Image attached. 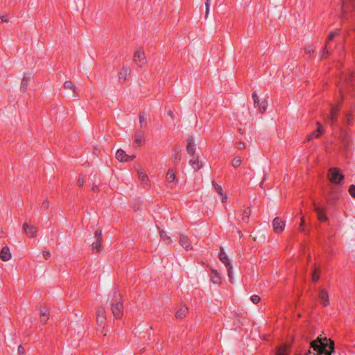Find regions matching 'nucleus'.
<instances>
[{"instance_id": "nucleus-1", "label": "nucleus", "mask_w": 355, "mask_h": 355, "mask_svg": "<svg viewBox=\"0 0 355 355\" xmlns=\"http://www.w3.org/2000/svg\"><path fill=\"white\" fill-rule=\"evenodd\" d=\"M111 309L113 315L118 318L123 313V304L121 302V296L116 292L114 293L112 301L111 302Z\"/></svg>"}, {"instance_id": "nucleus-2", "label": "nucleus", "mask_w": 355, "mask_h": 355, "mask_svg": "<svg viewBox=\"0 0 355 355\" xmlns=\"http://www.w3.org/2000/svg\"><path fill=\"white\" fill-rule=\"evenodd\" d=\"M328 177L329 180L334 184L339 183L344 178L343 175L340 173L337 168H329Z\"/></svg>"}, {"instance_id": "nucleus-3", "label": "nucleus", "mask_w": 355, "mask_h": 355, "mask_svg": "<svg viewBox=\"0 0 355 355\" xmlns=\"http://www.w3.org/2000/svg\"><path fill=\"white\" fill-rule=\"evenodd\" d=\"M272 225L273 231L276 234H280L284 230L285 222L282 220L279 217H276L273 219Z\"/></svg>"}, {"instance_id": "nucleus-4", "label": "nucleus", "mask_w": 355, "mask_h": 355, "mask_svg": "<svg viewBox=\"0 0 355 355\" xmlns=\"http://www.w3.org/2000/svg\"><path fill=\"white\" fill-rule=\"evenodd\" d=\"M134 62L140 67H143L146 63L144 52L137 50L134 54Z\"/></svg>"}, {"instance_id": "nucleus-5", "label": "nucleus", "mask_w": 355, "mask_h": 355, "mask_svg": "<svg viewBox=\"0 0 355 355\" xmlns=\"http://www.w3.org/2000/svg\"><path fill=\"white\" fill-rule=\"evenodd\" d=\"M23 229L26 234L29 237L34 238L37 236L38 230L34 225H29L27 223H24L23 225Z\"/></svg>"}, {"instance_id": "nucleus-6", "label": "nucleus", "mask_w": 355, "mask_h": 355, "mask_svg": "<svg viewBox=\"0 0 355 355\" xmlns=\"http://www.w3.org/2000/svg\"><path fill=\"white\" fill-rule=\"evenodd\" d=\"M136 156L128 155L122 149H119L116 153V158L120 162H130L135 159Z\"/></svg>"}, {"instance_id": "nucleus-7", "label": "nucleus", "mask_w": 355, "mask_h": 355, "mask_svg": "<svg viewBox=\"0 0 355 355\" xmlns=\"http://www.w3.org/2000/svg\"><path fill=\"white\" fill-rule=\"evenodd\" d=\"M187 152L188 155H189L190 158L197 156L195 154L196 148H195L194 142L192 139H187Z\"/></svg>"}, {"instance_id": "nucleus-8", "label": "nucleus", "mask_w": 355, "mask_h": 355, "mask_svg": "<svg viewBox=\"0 0 355 355\" xmlns=\"http://www.w3.org/2000/svg\"><path fill=\"white\" fill-rule=\"evenodd\" d=\"M187 152L188 155H189L190 158L197 156L195 154L196 148H195L194 142L192 139H187Z\"/></svg>"}, {"instance_id": "nucleus-9", "label": "nucleus", "mask_w": 355, "mask_h": 355, "mask_svg": "<svg viewBox=\"0 0 355 355\" xmlns=\"http://www.w3.org/2000/svg\"><path fill=\"white\" fill-rule=\"evenodd\" d=\"M31 78H32V76L31 73H27L24 76L22 80H21V86H20V91L21 92H25L29 83L31 82Z\"/></svg>"}, {"instance_id": "nucleus-10", "label": "nucleus", "mask_w": 355, "mask_h": 355, "mask_svg": "<svg viewBox=\"0 0 355 355\" xmlns=\"http://www.w3.org/2000/svg\"><path fill=\"white\" fill-rule=\"evenodd\" d=\"M11 258V253L8 247H3L0 251V259L3 261H7Z\"/></svg>"}, {"instance_id": "nucleus-11", "label": "nucleus", "mask_w": 355, "mask_h": 355, "mask_svg": "<svg viewBox=\"0 0 355 355\" xmlns=\"http://www.w3.org/2000/svg\"><path fill=\"white\" fill-rule=\"evenodd\" d=\"M179 243L186 250L192 249L191 245L189 244L188 237L184 234L180 235Z\"/></svg>"}, {"instance_id": "nucleus-12", "label": "nucleus", "mask_w": 355, "mask_h": 355, "mask_svg": "<svg viewBox=\"0 0 355 355\" xmlns=\"http://www.w3.org/2000/svg\"><path fill=\"white\" fill-rule=\"evenodd\" d=\"M319 297L323 303L324 306L329 305V294L328 292L324 289H320L319 291Z\"/></svg>"}, {"instance_id": "nucleus-13", "label": "nucleus", "mask_w": 355, "mask_h": 355, "mask_svg": "<svg viewBox=\"0 0 355 355\" xmlns=\"http://www.w3.org/2000/svg\"><path fill=\"white\" fill-rule=\"evenodd\" d=\"M139 179L144 188H147L149 186L148 178L147 175L142 171H138Z\"/></svg>"}, {"instance_id": "nucleus-14", "label": "nucleus", "mask_w": 355, "mask_h": 355, "mask_svg": "<svg viewBox=\"0 0 355 355\" xmlns=\"http://www.w3.org/2000/svg\"><path fill=\"white\" fill-rule=\"evenodd\" d=\"M189 162L192 168L196 171L200 169L202 167L198 156L189 158Z\"/></svg>"}, {"instance_id": "nucleus-15", "label": "nucleus", "mask_w": 355, "mask_h": 355, "mask_svg": "<svg viewBox=\"0 0 355 355\" xmlns=\"http://www.w3.org/2000/svg\"><path fill=\"white\" fill-rule=\"evenodd\" d=\"M314 211L316 212L318 218L321 220H327V217L323 214V209L313 202Z\"/></svg>"}, {"instance_id": "nucleus-16", "label": "nucleus", "mask_w": 355, "mask_h": 355, "mask_svg": "<svg viewBox=\"0 0 355 355\" xmlns=\"http://www.w3.org/2000/svg\"><path fill=\"white\" fill-rule=\"evenodd\" d=\"M167 182L170 184V187H173V184L175 182L176 177L173 169H169L166 175Z\"/></svg>"}, {"instance_id": "nucleus-17", "label": "nucleus", "mask_w": 355, "mask_h": 355, "mask_svg": "<svg viewBox=\"0 0 355 355\" xmlns=\"http://www.w3.org/2000/svg\"><path fill=\"white\" fill-rule=\"evenodd\" d=\"M210 279L211 282L215 284H219L221 282V277L220 275L214 269L211 270Z\"/></svg>"}, {"instance_id": "nucleus-18", "label": "nucleus", "mask_w": 355, "mask_h": 355, "mask_svg": "<svg viewBox=\"0 0 355 355\" xmlns=\"http://www.w3.org/2000/svg\"><path fill=\"white\" fill-rule=\"evenodd\" d=\"M213 187H214V189L216 190V191L218 193V194L222 196V199H221L222 202H226V200H227V196L223 193V191L221 186H220L219 184L213 182Z\"/></svg>"}, {"instance_id": "nucleus-19", "label": "nucleus", "mask_w": 355, "mask_h": 355, "mask_svg": "<svg viewBox=\"0 0 355 355\" xmlns=\"http://www.w3.org/2000/svg\"><path fill=\"white\" fill-rule=\"evenodd\" d=\"M189 309L185 306H182L175 313L177 318H183L188 313Z\"/></svg>"}, {"instance_id": "nucleus-20", "label": "nucleus", "mask_w": 355, "mask_h": 355, "mask_svg": "<svg viewBox=\"0 0 355 355\" xmlns=\"http://www.w3.org/2000/svg\"><path fill=\"white\" fill-rule=\"evenodd\" d=\"M105 310L103 309H99L97 311L96 322L98 325L103 323L105 320Z\"/></svg>"}, {"instance_id": "nucleus-21", "label": "nucleus", "mask_w": 355, "mask_h": 355, "mask_svg": "<svg viewBox=\"0 0 355 355\" xmlns=\"http://www.w3.org/2000/svg\"><path fill=\"white\" fill-rule=\"evenodd\" d=\"M143 141H144V134L141 132H136L134 142L135 146L136 147L139 146Z\"/></svg>"}, {"instance_id": "nucleus-22", "label": "nucleus", "mask_w": 355, "mask_h": 355, "mask_svg": "<svg viewBox=\"0 0 355 355\" xmlns=\"http://www.w3.org/2000/svg\"><path fill=\"white\" fill-rule=\"evenodd\" d=\"M219 258H220V260L225 264V266L226 267H229V266L231 265L230 262V261L228 259V257L226 255V254L224 252L223 248L221 249V252H220V254L219 255Z\"/></svg>"}, {"instance_id": "nucleus-23", "label": "nucleus", "mask_w": 355, "mask_h": 355, "mask_svg": "<svg viewBox=\"0 0 355 355\" xmlns=\"http://www.w3.org/2000/svg\"><path fill=\"white\" fill-rule=\"evenodd\" d=\"M40 314L41 317V322L45 323L49 317L48 309L45 307L41 309Z\"/></svg>"}, {"instance_id": "nucleus-24", "label": "nucleus", "mask_w": 355, "mask_h": 355, "mask_svg": "<svg viewBox=\"0 0 355 355\" xmlns=\"http://www.w3.org/2000/svg\"><path fill=\"white\" fill-rule=\"evenodd\" d=\"M64 87L65 89H69V90L73 91V92L72 94L73 97L77 96L76 94L75 93L76 86L71 81H66L64 83Z\"/></svg>"}, {"instance_id": "nucleus-25", "label": "nucleus", "mask_w": 355, "mask_h": 355, "mask_svg": "<svg viewBox=\"0 0 355 355\" xmlns=\"http://www.w3.org/2000/svg\"><path fill=\"white\" fill-rule=\"evenodd\" d=\"M338 109L336 107H332V109L331 110L329 119L328 120V122L329 123H333L335 122V121H336L335 116H336V114L338 112Z\"/></svg>"}, {"instance_id": "nucleus-26", "label": "nucleus", "mask_w": 355, "mask_h": 355, "mask_svg": "<svg viewBox=\"0 0 355 355\" xmlns=\"http://www.w3.org/2000/svg\"><path fill=\"white\" fill-rule=\"evenodd\" d=\"M130 70L128 67H123L119 74V79H125V77L130 73Z\"/></svg>"}, {"instance_id": "nucleus-27", "label": "nucleus", "mask_w": 355, "mask_h": 355, "mask_svg": "<svg viewBox=\"0 0 355 355\" xmlns=\"http://www.w3.org/2000/svg\"><path fill=\"white\" fill-rule=\"evenodd\" d=\"M159 236L161 239L167 244H169L171 243V239L170 236H168L166 232L163 230L159 232Z\"/></svg>"}, {"instance_id": "nucleus-28", "label": "nucleus", "mask_w": 355, "mask_h": 355, "mask_svg": "<svg viewBox=\"0 0 355 355\" xmlns=\"http://www.w3.org/2000/svg\"><path fill=\"white\" fill-rule=\"evenodd\" d=\"M180 152H181V149L179 147L175 146L173 148V156L175 159H177V160L181 159Z\"/></svg>"}, {"instance_id": "nucleus-29", "label": "nucleus", "mask_w": 355, "mask_h": 355, "mask_svg": "<svg viewBox=\"0 0 355 355\" xmlns=\"http://www.w3.org/2000/svg\"><path fill=\"white\" fill-rule=\"evenodd\" d=\"M101 241H98L96 239L95 242H94L92 245V250L94 252H100L101 250Z\"/></svg>"}, {"instance_id": "nucleus-30", "label": "nucleus", "mask_w": 355, "mask_h": 355, "mask_svg": "<svg viewBox=\"0 0 355 355\" xmlns=\"http://www.w3.org/2000/svg\"><path fill=\"white\" fill-rule=\"evenodd\" d=\"M288 348L286 346H281L278 348L276 355H287Z\"/></svg>"}, {"instance_id": "nucleus-31", "label": "nucleus", "mask_w": 355, "mask_h": 355, "mask_svg": "<svg viewBox=\"0 0 355 355\" xmlns=\"http://www.w3.org/2000/svg\"><path fill=\"white\" fill-rule=\"evenodd\" d=\"M252 239L254 241H264L266 240V234L263 232H259V234L256 236H253Z\"/></svg>"}, {"instance_id": "nucleus-32", "label": "nucleus", "mask_w": 355, "mask_h": 355, "mask_svg": "<svg viewBox=\"0 0 355 355\" xmlns=\"http://www.w3.org/2000/svg\"><path fill=\"white\" fill-rule=\"evenodd\" d=\"M258 106L260 112L263 113L266 110L268 103L266 101H261Z\"/></svg>"}, {"instance_id": "nucleus-33", "label": "nucleus", "mask_w": 355, "mask_h": 355, "mask_svg": "<svg viewBox=\"0 0 355 355\" xmlns=\"http://www.w3.org/2000/svg\"><path fill=\"white\" fill-rule=\"evenodd\" d=\"M320 278L319 276V270H317L315 268H313V272H312V279L314 282H317Z\"/></svg>"}, {"instance_id": "nucleus-34", "label": "nucleus", "mask_w": 355, "mask_h": 355, "mask_svg": "<svg viewBox=\"0 0 355 355\" xmlns=\"http://www.w3.org/2000/svg\"><path fill=\"white\" fill-rule=\"evenodd\" d=\"M340 140H341L342 143L345 146L347 143V141H348V135H347V133L346 132H342V135L340 136Z\"/></svg>"}, {"instance_id": "nucleus-35", "label": "nucleus", "mask_w": 355, "mask_h": 355, "mask_svg": "<svg viewBox=\"0 0 355 355\" xmlns=\"http://www.w3.org/2000/svg\"><path fill=\"white\" fill-rule=\"evenodd\" d=\"M250 210L247 209L245 210H244L243 211V220L245 223H248V218L250 217Z\"/></svg>"}, {"instance_id": "nucleus-36", "label": "nucleus", "mask_w": 355, "mask_h": 355, "mask_svg": "<svg viewBox=\"0 0 355 355\" xmlns=\"http://www.w3.org/2000/svg\"><path fill=\"white\" fill-rule=\"evenodd\" d=\"M241 158L239 157H236L232 160V165L234 167H237L241 164Z\"/></svg>"}, {"instance_id": "nucleus-37", "label": "nucleus", "mask_w": 355, "mask_h": 355, "mask_svg": "<svg viewBox=\"0 0 355 355\" xmlns=\"http://www.w3.org/2000/svg\"><path fill=\"white\" fill-rule=\"evenodd\" d=\"M338 34V30L331 32L327 37V42L332 40Z\"/></svg>"}, {"instance_id": "nucleus-38", "label": "nucleus", "mask_w": 355, "mask_h": 355, "mask_svg": "<svg viewBox=\"0 0 355 355\" xmlns=\"http://www.w3.org/2000/svg\"><path fill=\"white\" fill-rule=\"evenodd\" d=\"M349 0H343L342 1V11L343 13L347 11V4Z\"/></svg>"}, {"instance_id": "nucleus-39", "label": "nucleus", "mask_w": 355, "mask_h": 355, "mask_svg": "<svg viewBox=\"0 0 355 355\" xmlns=\"http://www.w3.org/2000/svg\"><path fill=\"white\" fill-rule=\"evenodd\" d=\"M228 272V277L230 278V281L232 283V279H233V272H232V266H229V267H226Z\"/></svg>"}, {"instance_id": "nucleus-40", "label": "nucleus", "mask_w": 355, "mask_h": 355, "mask_svg": "<svg viewBox=\"0 0 355 355\" xmlns=\"http://www.w3.org/2000/svg\"><path fill=\"white\" fill-rule=\"evenodd\" d=\"M250 300L252 303L257 304L258 302H260L261 297L257 295H254L250 297Z\"/></svg>"}, {"instance_id": "nucleus-41", "label": "nucleus", "mask_w": 355, "mask_h": 355, "mask_svg": "<svg viewBox=\"0 0 355 355\" xmlns=\"http://www.w3.org/2000/svg\"><path fill=\"white\" fill-rule=\"evenodd\" d=\"M252 98H253L254 105L256 106H258L261 102H260L259 96L257 95L256 93H253Z\"/></svg>"}, {"instance_id": "nucleus-42", "label": "nucleus", "mask_w": 355, "mask_h": 355, "mask_svg": "<svg viewBox=\"0 0 355 355\" xmlns=\"http://www.w3.org/2000/svg\"><path fill=\"white\" fill-rule=\"evenodd\" d=\"M102 231L98 229L95 232V237L98 241H102Z\"/></svg>"}, {"instance_id": "nucleus-43", "label": "nucleus", "mask_w": 355, "mask_h": 355, "mask_svg": "<svg viewBox=\"0 0 355 355\" xmlns=\"http://www.w3.org/2000/svg\"><path fill=\"white\" fill-rule=\"evenodd\" d=\"M349 193L352 198H355V185L352 184L349 187Z\"/></svg>"}, {"instance_id": "nucleus-44", "label": "nucleus", "mask_w": 355, "mask_h": 355, "mask_svg": "<svg viewBox=\"0 0 355 355\" xmlns=\"http://www.w3.org/2000/svg\"><path fill=\"white\" fill-rule=\"evenodd\" d=\"M320 137L319 134H318L317 132H316V133L313 132V133L310 134L309 135H308V137H307V140H308V141H310V140H311L313 138H318V137Z\"/></svg>"}, {"instance_id": "nucleus-45", "label": "nucleus", "mask_w": 355, "mask_h": 355, "mask_svg": "<svg viewBox=\"0 0 355 355\" xmlns=\"http://www.w3.org/2000/svg\"><path fill=\"white\" fill-rule=\"evenodd\" d=\"M17 352H18V354H19L21 355H24L25 354V349L21 345H19L18 347Z\"/></svg>"}, {"instance_id": "nucleus-46", "label": "nucleus", "mask_w": 355, "mask_h": 355, "mask_svg": "<svg viewBox=\"0 0 355 355\" xmlns=\"http://www.w3.org/2000/svg\"><path fill=\"white\" fill-rule=\"evenodd\" d=\"M205 7H206V9H205V18L207 19L208 17V15H209V9H210L209 4V3H205Z\"/></svg>"}, {"instance_id": "nucleus-47", "label": "nucleus", "mask_w": 355, "mask_h": 355, "mask_svg": "<svg viewBox=\"0 0 355 355\" xmlns=\"http://www.w3.org/2000/svg\"><path fill=\"white\" fill-rule=\"evenodd\" d=\"M42 255H43V257H44L46 259H49V258L50 257L51 254H50V252H49V251H48V250H45V251H44V252H42Z\"/></svg>"}, {"instance_id": "nucleus-48", "label": "nucleus", "mask_w": 355, "mask_h": 355, "mask_svg": "<svg viewBox=\"0 0 355 355\" xmlns=\"http://www.w3.org/2000/svg\"><path fill=\"white\" fill-rule=\"evenodd\" d=\"M305 51L307 53H312L314 51V49L312 46H308Z\"/></svg>"}, {"instance_id": "nucleus-49", "label": "nucleus", "mask_w": 355, "mask_h": 355, "mask_svg": "<svg viewBox=\"0 0 355 355\" xmlns=\"http://www.w3.org/2000/svg\"><path fill=\"white\" fill-rule=\"evenodd\" d=\"M324 131V128L322 125H319V127L318 128V130H317V133L319 134V135L322 133Z\"/></svg>"}, {"instance_id": "nucleus-50", "label": "nucleus", "mask_w": 355, "mask_h": 355, "mask_svg": "<svg viewBox=\"0 0 355 355\" xmlns=\"http://www.w3.org/2000/svg\"><path fill=\"white\" fill-rule=\"evenodd\" d=\"M329 53V51L327 49V46H325V47H324V50L322 51V57H324V55H328Z\"/></svg>"}, {"instance_id": "nucleus-51", "label": "nucleus", "mask_w": 355, "mask_h": 355, "mask_svg": "<svg viewBox=\"0 0 355 355\" xmlns=\"http://www.w3.org/2000/svg\"><path fill=\"white\" fill-rule=\"evenodd\" d=\"M83 183H84V180L81 177H79V178L78 180V184L80 187H82L83 185Z\"/></svg>"}, {"instance_id": "nucleus-52", "label": "nucleus", "mask_w": 355, "mask_h": 355, "mask_svg": "<svg viewBox=\"0 0 355 355\" xmlns=\"http://www.w3.org/2000/svg\"><path fill=\"white\" fill-rule=\"evenodd\" d=\"M42 207L44 209H47L49 207V202L46 200H44L42 205Z\"/></svg>"}, {"instance_id": "nucleus-53", "label": "nucleus", "mask_w": 355, "mask_h": 355, "mask_svg": "<svg viewBox=\"0 0 355 355\" xmlns=\"http://www.w3.org/2000/svg\"><path fill=\"white\" fill-rule=\"evenodd\" d=\"M146 120V118L145 117L144 115H140L139 121H140L141 124H142Z\"/></svg>"}, {"instance_id": "nucleus-54", "label": "nucleus", "mask_w": 355, "mask_h": 355, "mask_svg": "<svg viewBox=\"0 0 355 355\" xmlns=\"http://www.w3.org/2000/svg\"><path fill=\"white\" fill-rule=\"evenodd\" d=\"M238 148H239V149H243V148H245V144H244V143H243V142H239V143H238Z\"/></svg>"}, {"instance_id": "nucleus-55", "label": "nucleus", "mask_w": 355, "mask_h": 355, "mask_svg": "<svg viewBox=\"0 0 355 355\" xmlns=\"http://www.w3.org/2000/svg\"><path fill=\"white\" fill-rule=\"evenodd\" d=\"M92 190H93L94 192L98 191V186L94 184H93V186H92Z\"/></svg>"}, {"instance_id": "nucleus-56", "label": "nucleus", "mask_w": 355, "mask_h": 355, "mask_svg": "<svg viewBox=\"0 0 355 355\" xmlns=\"http://www.w3.org/2000/svg\"><path fill=\"white\" fill-rule=\"evenodd\" d=\"M0 17H1V19L2 21H5V22H8V19L6 17L1 16Z\"/></svg>"}, {"instance_id": "nucleus-57", "label": "nucleus", "mask_w": 355, "mask_h": 355, "mask_svg": "<svg viewBox=\"0 0 355 355\" xmlns=\"http://www.w3.org/2000/svg\"><path fill=\"white\" fill-rule=\"evenodd\" d=\"M304 224V218L302 217L301 218V223H300V226H303Z\"/></svg>"}, {"instance_id": "nucleus-58", "label": "nucleus", "mask_w": 355, "mask_h": 355, "mask_svg": "<svg viewBox=\"0 0 355 355\" xmlns=\"http://www.w3.org/2000/svg\"><path fill=\"white\" fill-rule=\"evenodd\" d=\"M168 116H170L171 118H173V112H172V111H171V110H170V111H168Z\"/></svg>"}, {"instance_id": "nucleus-59", "label": "nucleus", "mask_w": 355, "mask_h": 355, "mask_svg": "<svg viewBox=\"0 0 355 355\" xmlns=\"http://www.w3.org/2000/svg\"><path fill=\"white\" fill-rule=\"evenodd\" d=\"M349 82V80L346 79V80H345V85L346 86H347V85H348Z\"/></svg>"}, {"instance_id": "nucleus-60", "label": "nucleus", "mask_w": 355, "mask_h": 355, "mask_svg": "<svg viewBox=\"0 0 355 355\" xmlns=\"http://www.w3.org/2000/svg\"><path fill=\"white\" fill-rule=\"evenodd\" d=\"M205 3H209V6L211 5V0H206Z\"/></svg>"}, {"instance_id": "nucleus-61", "label": "nucleus", "mask_w": 355, "mask_h": 355, "mask_svg": "<svg viewBox=\"0 0 355 355\" xmlns=\"http://www.w3.org/2000/svg\"><path fill=\"white\" fill-rule=\"evenodd\" d=\"M316 124L318 125V128L319 127V125H321V123L320 122H317Z\"/></svg>"}, {"instance_id": "nucleus-62", "label": "nucleus", "mask_w": 355, "mask_h": 355, "mask_svg": "<svg viewBox=\"0 0 355 355\" xmlns=\"http://www.w3.org/2000/svg\"><path fill=\"white\" fill-rule=\"evenodd\" d=\"M238 233H239V236H242V234H241V232H239H239H238Z\"/></svg>"}, {"instance_id": "nucleus-63", "label": "nucleus", "mask_w": 355, "mask_h": 355, "mask_svg": "<svg viewBox=\"0 0 355 355\" xmlns=\"http://www.w3.org/2000/svg\"><path fill=\"white\" fill-rule=\"evenodd\" d=\"M311 354V350H309L308 354H307L306 355H309V354Z\"/></svg>"}, {"instance_id": "nucleus-64", "label": "nucleus", "mask_w": 355, "mask_h": 355, "mask_svg": "<svg viewBox=\"0 0 355 355\" xmlns=\"http://www.w3.org/2000/svg\"><path fill=\"white\" fill-rule=\"evenodd\" d=\"M354 347H355V345H354Z\"/></svg>"}]
</instances>
